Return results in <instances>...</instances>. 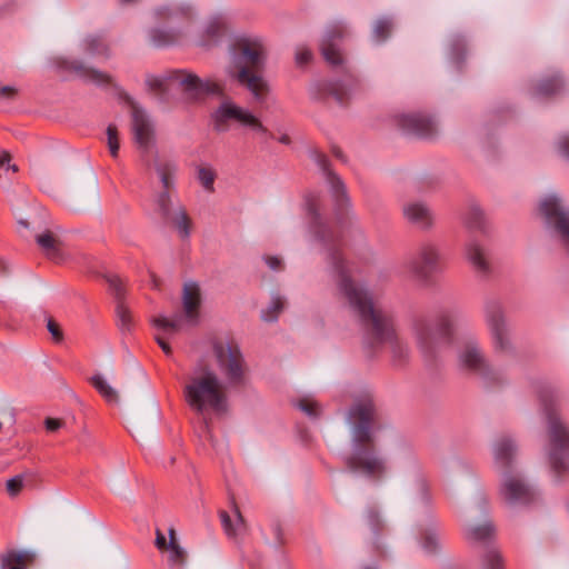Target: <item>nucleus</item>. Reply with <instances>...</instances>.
<instances>
[{"label": "nucleus", "instance_id": "obj_1", "mask_svg": "<svg viewBox=\"0 0 569 569\" xmlns=\"http://www.w3.org/2000/svg\"><path fill=\"white\" fill-rule=\"evenodd\" d=\"M306 207L310 219V232L326 253V258L337 276L339 292L363 325L366 343L373 349L389 345L393 360L405 361L409 357L410 349L408 343L398 336L392 312L375 303L369 292L350 278L340 253L341 230L332 229L321 218L318 212V196L308 194Z\"/></svg>", "mask_w": 569, "mask_h": 569}, {"label": "nucleus", "instance_id": "obj_2", "mask_svg": "<svg viewBox=\"0 0 569 569\" xmlns=\"http://www.w3.org/2000/svg\"><path fill=\"white\" fill-rule=\"evenodd\" d=\"M131 117L133 139L141 150V161L148 170H154L163 188V191L154 200L157 209L163 219L176 227L179 236L186 239L190 236L191 220L182 206L174 209L170 207L169 190L174 184L177 164L174 161L159 154H156L152 159L149 157V151L154 141L153 124L146 111L136 104L131 108Z\"/></svg>", "mask_w": 569, "mask_h": 569}, {"label": "nucleus", "instance_id": "obj_3", "mask_svg": "<svg viewBox=\"0 0 569 569\" xmlns=\"http://www.w3.org/2000/svg\"><path fill=\"white\" fill-rule=\"evenodd\" d=\"M375 405L371 397L353 403L348 413L351 427V453L346 462L352 471L370 478H380L387 471L386 460L378 455L372 435Z\"/></svg>", "mask_w": 569, "mask_h": 569}, {"label": "nucleus", "instance_id": "obj_4", "mask_svg": "<svg viewBox=\"0 0 569 569\" xmlns=\"http://www.w3.org/2000/svg\"><path fill=\"white\" fill-rule=\"evenodd\" d=\"M267 53V47L260 38H240L232 44L230 61L224 69L227 77L247 88L258 102H262L269 92V86L262 77Z\"/></svg>", "mask_w": 569, "mask_h": 569}, {"label": "nucleus", "instance_id": "obj_5", "mask_svg": "<svg viewBox=\"0 0 569 569\" xmlns=\"http://www.w3.org/2000/svg\"><path fill=\"white\" fill-rule=\"evenodd\" d=\"M466 320L463 311L456 306L441 308L433 321L423 317L415 318L410 325V335L417 351L426 361H433L449 348L457 328Z\"/></svg>", "mask_w": 569, "mask_h": 569}, {"label": "nucleus", "instance_id": "obj_6", "mask_svg": "<svg viewBox=\"0 0 569 569\" xmlns=\"http://www.w3.org/2000/svg\"><path fill=\"white\" fill-rule=\"evenodd\" d=\"M187 405L200 415L209 428L210 415H223L227 411L228 399L224 386L217 373L204 365L193 368L183 388Z\"/></svg>", "mask_w": 569, "mask_h": 569}, {"label": "nucleus", "instance_id": "obj_7", "mask_svg": "<svg viewBox=\"0 0 569 569\" xmlns=\"http://www.w3.org/2000/svg\"><path fill=\"white\" fill-rule=\"evenodd\" d=\"M495 463L502 472L500 493L510 505H527L535 499L533 489L512 470L517 452L516 442L509 436L497 438L492 447Z\"/></svg>", "mask_w": 569, "mask_h": 569}, {"label": "nucleus", "instance_id": "obj_8", "mask_svg": "<svg viewBox=\"0 0 569 569\" xmlns=\"http://www.w3.org/2000/svg\"><path fill=\"white\" fill-rule=\"evenodd\" d=\"M149 88L164 97L173 90H179L188 99L197 100L206 96L223 97L226 84L216 78L201 79L186 70H171L162 76H152L147 80Z\"/></svg>", "mask_w": 569, "mask_h": 569}, {"label": "nucleus", "instance_id": "obj_9", "mask_svg": "<svg viewBox=\"0 0 569 569\" xmlns=\"http://www.w3.org/2000/svg\"><path fill=\"white\" fill-rule=\"evenodd\" d=\"M182 313L172 319L158 316L152 319V325L163 332H178L186 326H197L200 321L202 305V291L197 281L188 280L183 283L181 292Z\"/></svg>", "mask_w": 569, "mask_h": 569}, {"label": "nucleus", "instance_id": "obj_10", "mask_svg": "<svg viewBox=\"0 0 569 569\" xmlns=\"http://www.w3.org/2000/svg\"><path fill=\"white\" fill-rule=\"evenodd\" d=\"M542 401L550 439L549 459L551 467L560 472L567 468L569 461V427L561 420L553 401Z\"/></svg>", "mask_w": 569, "mask_h": 569}, {"label": "nucleus", "instance_id": "obj_11", "mask_svg": "<svg viewBox=\"0 0 569 569\" xmlns=\"http://www.w3.org/2000/svg\"><path fill=\"white\" fill-rule=\"evenodd\" d=\"M213 355L220 372L229 385L239 386L244 381L247 366L243 355L236 343L216 341Z\"/></svg>", "mask_w": 569, "mask_h": 569}, {"label": "nucleus", "instance_id": "obj_12", "mask_svg": "<svg viewBox=\"0 0 569 569\" xmlns=\"http://www.w3.org/2000/svg\"><path fill=\"white\" fill-rule=\"evenodd\" d=\"M440 254L438 248L429 242L422 243L403 263V270L415 280L427 283L439 270Z\"/></svg>", "mask_w": 569, "mask_h": 569}, {"label": "nucleus", "instance_id": "obj_13", "mask_svg": "<svg viewBox=\"0 0 569 569\" xmlns=\"http://www.w3.org/2000/svg\"><path fill=\"white\" fill-rule=\"evenodd\" d=\"M213 127L218 132L229 130L230 121H236L240 126L250 129L258 134H267L268 129L261 120L248 109L241 108L231 101H226L219 106L213 114Z\"/></svg>", "mask_w": 569, "mask_h": 569}, {"label": "nucleus", "instance_id": "obj_14", "mask_svg": "<svg viewBox=\"0 0 569 569\" xmlns=\"http://www.w3.org/2000/svg\"><path fill=\"white\" fill-rule=\"evenodd\" d=\"M156 14L167 19L170 23L169 30L157 28L150 31V40L156 46H168L176 42L180 31H176L174 28L179 24H188L193 18V11L189 6L162 7L157 9Z\"/></svg>", "mask_w": 569, "mask_h": 569}, {"label": "nucleus", "instance_id": "obj_15", "mask_svg": "<svg viewBox=\"0 0 569 569\" xmlns=\"http://www.w3.org/2000/svg\"><path fill=\"white\" fill-rule=\"evenodd\" d=\"M540 212L546 223L553 229L562 244L569 250V208L556 194H548L540 201Z\"/></svg>", "mask_w": 569, "mask_h": 569}, {"label": "nucleus", "instance_id": "obj_16", "mask_svg": "<svg viewBox=\"0 0 569 569\" xmlns=\"http://www.w3.org/2000/svg\"><path fill=\"white\" fill-rule=\"evenodd\" d=\"M485 318L495 352L499 355L511 353L513 346L500 303L493 301L487 303Z\"/></svg>", "mask_w": 569, "mask_h": 569}, {"label": "nucleus", "instance_id": "obj_17", "mask_svg": "<svg viewBox=\"0 0 569 569\" xmlns=\"http://www.w3.org/2000/svg\"><path fill=\"white\" fill-rule=\"evenodd\" d=\"M458 362L465 370L486 380L493 379V369L476 338H467L462 342L458 351Z\"/></svg>", "mask_w": 569, "mask_h": 569}, {"label": "nucleus", "instance_id": "obj_18", "mask_svg": "<svg viewBox=\"0 0 569 569\" xmlns=\"http://www.w3.org/2000/svg\"><path fill=\"white\" fill-rule=\"evenodd\" d=\"M311 157L317 166L322 170L336 206L339 210H345L349 204L345 182L338 174L330 170L329 161L323 153L315 150L311 152Z\"/></svg>", "mask_w": 569, "mask_h": 569}, {"label": "nucleus", "instance_id": "obj_19", "mask_svg": "<svg viewBox=\"0 0 569 569\" xmlns=\"http://www.w3.org/2000/svg\"><path fill=\"white\" fill-rule=\"evenodd\" d=\"M399 126L405 132L416 134L421 138H431L437 131L435 121L420 113L401 116L399 118Z\"/></svg>", "mask_w": 569, "mask_h": 569}, {"label": "nucleus", "instance_id": "obj_20", "mask_svg": "<svg viewBox=\"0 0 569 569\" xmlns=\"http://www.w3.org/2000/svg\"><path fill=\"white\" fill-rule=\"evenodd\" d=\"M406 220L421 230H429L435 224L432 210L425 202L410 201L402 207Z\"/></svg>", "mask_w": 569, "mask_h": 569}, {"label": "nucleus", "instance_id": "obj_21", "mask_svg": "<svg viewBox=\"0 0 569 569\" xmlns=\"http://www.w3.org/2000/svg\"><path fill=\"white\" fill-rule=\"evenodd\" d=\"M346 34V28L341 23L331 26L325 33L321 41V52L326 61L332 66L342 62V56L338 49L337 41Z\"/></svg>", "mask_w": 569, "mask_h": 569}, {"label": "nucleus", "instance_id": "obj_22", "mask_svg": "<svg viewBox=\"0 0 569 569\" xmlns=\"http://www.w3.org/2000/svg\"><path fill=\"white\" fill-rule=\"evenodd\" d=\"M220 519L224 532L229 538L237 539L247 532L246 521L238 507L233 508L232 516L227 511H221Z\"/></svg>", "mask_w": 569, "mask_h": 569}, {"label": "nucleus", "instance_id": "obj_23", "mask_svg": "<svg viewBox=\"0 0 569 569\" xmlns=\"http://www.w3.org/2000/svg\"><path fill=\"white\" fill-rule=\"evenodd\" d=\"M34 559L36 555L30 550L9 549L0 555V565L3 569H26Z\"/></svg>", "mask_w": 569, "mask_h": 569}, {"label": "nucleus", "instance_id": "obj_24", "mask_svg": "<svg viewBox=\"0 0 569 569\" xmlns=\"http://www.w3.org/2000/svg\"><path fill=\"white\" fill-rule=\"evenodd\" d=\"M495 532V527L489 520L478 525L468 523L463 528L465 538L470 542H489L493 538Z\"/></svg>", "mask_w": 569, "mask_h": 569}, {"label": "nucleus", "instance_id": "obj_25", "mask_svg": "<svg viewBox=\"0 0 569 569\" xmlns=\"http://www.w3.org/2000/svg\"><path fill=\"white\" fill-rule=\"evenodd\" d=\"M467 258L473 266L475 270L481 274L487 276L490 272V263L487 258L485 249L476 241H470L466 248Z\"/></svg>", "mask_w": 569, "mask_h": 569}, {"label": "nucleus", "instance_id": "obj_26", "mask_svg": "<svg viewBox=\"0 0 569 569\" xmlns=\"http://www.w3.org/2000/svg\"><path fill=\"white\" fill-rule=\"evenodd\" d=\"M227 28L226 20L222 16L211 17L204 27V37L200 41V46L209 47L216 43L224 33Z\"/></svg>", "mask_w": 569, "mask_h": 569}, {"label": "nucleus", "instance_id": "obj_27", "mask_svg": "<svg viewBox=\"0 0 569 569\" xmlns=\"http://www.w3.org/2000/svg\"><path fill=\"white\" fill-rule=\"evenodd\" d=\"M353 87V80L348 79L345 82L342 81H332L325 84L326 92L333 97L336 101L340 104L347 102L351 94V90Z\"/></svg>", "mask_w": 569, "mask_h": 569}, {"label": "nucleus", "instance_id": "obj_28", "mask_svg": "<svg viewBox=\"0 0 569 569\" xmlns=\"http://www.w3.org/2000/svg\"><path fill=\"white\" fill-rule=\"evenodd\" d=\"M37 243L44 253L54 261H60V242L50 231L37 236Z\"/></svg>", "mask_w": 569, "mask_h": 569}, {"label": "nucleus", "instance_id": "obj_29", "mask_svg": "<svg viewBox=\"0 0 569 569\" xmlns=\"http://www.w3.org/2000/svg\"><path fill=\"white\" fill-rule=\"evenodd\" d=\"M168 533L169 542L166 550L169 552V562L171 566H182L186 561V551L179 546L174 529L170 528Z\"/></svg>", "mask_w": 569, "mask_h": 569}, {"label": "nucleus", "instance_id": "obj_30", "mask_svg": "<svg viewBox=\"0 0 569 569\" xmlns=\"http://www.w3.org/2000/svg\"><path fill=\"white\" fill-rule=\"evenodd\" d=\"M90 381L106 401L109 403H118L119 397L117 390L112 388L101 375H94Z\"/></svg>", "mask_w": 569, "mask_h": 569}, {"label": "nucleus", "instance_id": "obj_31", "mask_svg": "<svg viewBox=\"0 0 569 569\" xmlns=\"http://www.w3.org/2000/svg\"><path fill=\"white\" fill-rule=\"evenodd\" d=\"M86 52L91 57L108 58V46L101 37L90 36L83 42Z\"/></svg>", "mask_w": 569, "mask_h": 569}, {"label": "nucleus", "instance_id": "obj_32", "mask_svg": "<svg viewBox=\"0 0 569 569\" xmlns=\"http://www.w3.org/2000/svg\"><path fill=\"white\" fill-rule=\"evenodd\" d=\"M563 81L559 78L542 80L535 90L537 97H551L560 92Z\"/></svg>", "mask_w": 569, "mask_h": 569}, {"label": "nucleus", "instance_id": "obj_33", "mask_svg": "<svg viewBox=\"0 0 569 569\" xmlns=\"http://www.w3.org/2000/svg\"><path fill=\"white\" fill-rule=\"evenodd\" d=\"M284 303L286 301L282 297L278 295L273 296L270 301V305L261 311L262 320L267 322L276 321L278 319L279 313L283 310Z\"/></svg>", "mask_w": 569, "mask_h": 569}, {"label": "nucleus", "instance_id": "obj_34", "mask_svg": "<svg viewBox=\"0 0 569 569\" xmlns=\"http://www.w3.org/2000/svg\"><path fill=\"white\" fill-rule=\"evenodd\" d=\"M197 178L204 190L212 192L217 173L211 166L201 164L197 168Z\"/></svg>", "mask_w": 569, "mask_h": 569}, {"label": "nucleus", "instance_id": "obj_35", "mask_svg": "<svg viewBox=\"0 0 569 569\" xmlns=\"http://www.w3.org/2000/svg\"><path fill=\"white\" fill-rule=\"evenodd\" d=\"M118 326L121 331H129L132 327V316L123 302L119 301L116 309Z\"/></svg>", "mask_w": 569, "mask_h": 569}, {"label": "nucleus", "instance_id": "obj_36", "mask_svg": "<svg viewBox=\"0 0 569 569\" xmlns=\"http://www.w3.org/2000/svg\"><path fill=\"white\" fill-rule=\"evenodd\" d=\"M79 69H80L81 76L86 80H88L92 83L103 86V84H108L110 82V77L107 73L100 72L94 69L86 68V67H80Z\"/></svg>", "mask_w": 569, "mask_h": 569}, {"label": "nucleus", "instance_id": "obj_37", "mask_svg": "<svg viewBox=\"0 0 569 569\" xmlns=\"http://www.w3.org/2000/svg\"><path fill=\"white\" fill-rule=\"evenodd\" d=\"M465 223L469 229H480L483 224V213L477 206H471L466 214Z\"/></svg>", "mask_w": 569, "mask_h": 569}, {"label": "nucleus", "instance_id": "obj_38", "mask_svg": "<svg viewBox=\"0 0 569 569\" xmlns=\"http://www.w3.org/2000/svg\"><path fill=\"white\" fill-rule=\"evenodd\" d=\"M392 29V21L387 18H382L376 21L373 26V38L376 41H385Z\"/></svg>", "mask_w": 569, "mask_h": 569}, {"label": "nucleus", "instance_id": "obj_39", "mask_svg": "<svg viewBox=\"0 0 569 569\" xmlns=\"http://www.w3.org/2000/svg\"><path fill=\"white\" fill-rule=\"evenodd\" d=\"M483 569H502L503 561L500 553L496 549H490L482 559Z\"/></svg>", "mask_w": 569, "mask_h": 569}, {"label": "nucleus", "instance_id": "obj_40", "mask_svg": "<svg viewBox=\"0 0 569 569\" xmlns=\"http://www.w3.org/2000/svg\"><path fill=\"white\" fill-rule=\"evenodd\" d=\"M107 136H108V148H109L110 154L113 158H117L118 153H119V149H120L117 127L113 124H109L107 128Z\"/></svg>", "mask_w": 569, "mask_h": 569}, {"label": "nucleus", "instance_id": "obj_41", "mask_svg": "<svg viewBox=\"0 0 569 569\" xmlns=\"http://www.w3.org/2000/svg\"><path fill=\"white\" fill-rule=\"evenodd\" d=\"M422 548L428 553H433L437 551L440 541L438 535L435 530H428L425 532L422 537Z\"/></svg>", "mask_w": 569, "mask_h": 569}, {"label": "nucleus", "instance_id": "obj_42", "mask_svg": "<svg viewBox=\"0 0 569 569\" xmlns=\"http://www.w3.org/2000/svg\"><path fill=\"white\" fill-rule=\"evenodd\" d=\"M24 486V477L23 475H18L7 480L6 489L11 497H16L20 493Z\"/></svg>", "mask_w": 569, "mask_h": 569}, {"label": "nucleus", "instance_id": "obj_43", "mask_svg": "<svg viewBox=\"0 0 569 569\" xmlns=\"http://www.w3.org/2000/svg\"><path fill=\"white\" fill-rule=\"evenodd\" d=\"M298 407L310 418H317L319 416V405L313 400L302 399L298 402Z\"/></svg>", "mask_w": 569, "mask_h": 569}, {"label": "nucleus", "instance_id": "obj_44", "mask_svg": "<svg viewBox=\"0 0 569 569\" xmlns=\"http://www.w3.org/2000/svg\"><path fill=\"white\" fill-rule=\"evenodd\" d=\"M153 327L157 329L158 333L156 335V341L158 342V345L160 346V348L162 349V351L167 355V356H170L172 350H171V347L169 346V343L164 340V337L163 336H170V335H173L174 332H163L161 329H158L154 325Z\"/></svg>", "mask_w": 569, "mask_h": 569}, {"label": "nucleus", "instance_id": "obj_45", "mask_svg": "<svg viewBox=\"0 0 569 569\" xmlns=\"http://www.w3.org/2000/svg\"><path fill=\"white\" fill-rule=\"evenodd\" d=\"M311 51L307 47H299L296 51L297 64H307L311 60Z\"/></svg>", "mask_w": 569, "mask_h": 569}, {"label": "nucleus", "instance_id": "obj_46", "mask_svg": "<svg viewBox=\"0 0 569 569\" xmlns=\"http://www.w3.org/2000/svg\"><path fill=\"white\" fill-rule=\"evenodd\" d=\"M47 329L51 333L54 341L59 342L62 340V338H63L62 330L60 329V326L53 319H48Z\"/></svg>", "mask_w": 569, "mask_h": 569}, {"label": "nucleus", "instance_id": "obj_47", "mask_svg": "<svg viewBox=\"0 0 569 569\" xmlns=\"http://www.w3.org/2000/svg\"><path fill=\"white\" fill-rule=\"evenodd\" d=\"M366 521L373 532H377L380 527V519L373 509H369L366 513Z\"/></svg>", "mask_w": 569, "mask_h": 569}, {"label": "nucleus", "instance_id": "obj_48", "mask_svg": "<svg viewBox=\"0 0 569 569\" xmlns=\"http://www.w3.org/2000/svg\"><path fill=\"white\" fill-rule=\"evenodd\" d=\"M557 149L560 154L569 159V134L561 136L558 139Z\"/></svg>", "mask_w": 569, "mask_h": 569}, {"label": "nucleus", "instance_id": "obj_49", "mask_svg": "<svg viewBox=\"0 0 569 569\" xmlns=\"http://www.w3.org/2000/svg\"><path fill=\"white\" fill-rule=\"evenodd\" d=\"M264 261L266 263L268 264V267L271 269V270H279L281 269V259L278 258V257H273V256H267L264 258Z\"/></svg>", "mask_w": 569, "mask_h": 569}, {"label": "nucleus", "instance_id": "obj_50", "mask_svg": "<svg viewBox=\"0 0 569 569\" xmlns=\"http://www.w3.org/2000/svg\"><path fill=\"white\" fill-rule=\"evenodd\" d=\"M17 89L14 87H11V86H3V87H0V97L4 98V99H12L16 97L17 94Z\"/></svg>", "mask_w": 569, "mask_h": 569}, {"label": "nucleus", "instance_id": "obj_51", "mask_svg": "<svg viewBox=\"0 0 569 569\" xmlns=\"http://www.w3.org/2000/svg\"><path fill=\"white\" fill-rule=\"evenodd\" d=\"M156 547L159 550H166L168 548L167 539L159 529L156 531Z\"/></svg>", "mask_w": 569, "mask_h": 569}, {"label": "nucleus", "instance_id": "obj_52", "mask_svg": "<svg viewBox=\"0 0 569 569\" xmlns=\"http://www.w3.org/2000/svg\"><path fill=\"white\" fill-rule=\"evenodd\" d=\"M62 426V421L56 418H47L46 419V428L49 431H56Z\"/></svg>", "mask_w": 569, "mask_h": 569}, {"label": "nucleus", "instance_id": "obj_53", "mask_svg": "<svg viewBox=\"0 0 569 569\" xmlns=\"http://www.w3.org/2000/svg\"><path fill=\"white\" fill-rule=\"evenodd\" d=\"M109 282H110V286L114 288L116 295L119 298L122 295V287H121L120 279L114 277V278H111L109 280Z\"/></svg>", "mask_w": 569, "mask_h": 569}, {"label": "nucleus", "instance_id": "obj_54", "mask_svg": "<svg viewBox=\"0 0 569 569\" xmlns=\"http://www.w3.org/2000/svg\"><path fill=\"white\" fill-rule=\"evenodd\" d=\"M10 160H11L10 153L7 151H2V153L0 154V169L7 170V167L10 162Z\"/></svg>", "mask_w": 569, "mask_h": 569}, {"label": "nucleus", "instance_id": "obj_55", "mask_svg": "<svg viewBox=\"0 0 569 569\" xmlns=\"http://www.w3.org/2000/svg\"><path fill=\"white\" fill-rule=\"evenodd\" d=\"M279 142L283 144H289L291 142L290 137L288 134H282L279 138Z\"/></svg>", "mask_w": 569, "mask_h": 569}, {"label": "nucleus", "instance_id": "obj_56", "mask_svg": "<svg viewBox=\"0 0 569 569\" xmlns=\"http://www.w3.org/2000/svg\"><path fill=\"white\" fill-rule=\"evenodd\" d=\"M7 170H12L13 172H17L18 171V167L16 164H11L9 162L8 167H7Z\"/></svg>", "mask_w": 569, "mask_h": 569}, {"label": "nucleus", "instance_id": "obj_57", "mask_svg": "<svg viewBox=\"0 0 569 569\" xmlns=\"http://www.w3.org/2000/svg\"><path fill=\"white\" fill-rule=\"evenodd\" d=\"M333 153H335V156H336L337 158L342 159V153H341V151H340V150H338V149H333Z\"/></svg>", "mask_w": 569, "mask_h": 569}]
</instances>
